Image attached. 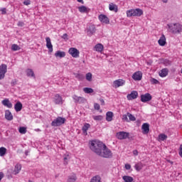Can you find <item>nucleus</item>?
<instances>
[{
  "label": "nucleus",
  "mask_w": 182,
  "mask_h": 182,
  "mask_svg": "<svg viewBox=\"0 0 182 182\" xmlns=\"http://www.w3.org/2000/svg\"><path fill=\"white\" fill-rule=\"evenodd\" d=\"M90 144V150L95 153V154H97V156L100 152L103 150V147L105 146V144H103V142L97 140L92 141Z\"/></svg>",
  "instance_id": "nucleus-1"
},
{
  "label": "nucleus",
  "mask_w": 182,
  "mask_h": 182,
  "mask_svg": "<svg viewBox=\"0 0 182 182\" xmlns=\"http://www.w3.org/2000/svg\"><path fill=\"white\" fill-rule=\"evenodd\" d=\"M169 32L177 35L178 33H181L182 32V25L180 23H170L168 24Z\"/></svg>",
  "instance_id": "nucleus-2"
},
{
  "label": "nucleus",
  "mask_w": 182,
  "mask_h": 182,
  "mask_svg": "<svg viewBox=\"0 0 182 182\" xmlns=\"http://www.w3.org/2000/svg\"><path fill=\"white\" fill-rule=\"evenodd\" d=\"M98 156L104 159H112L113 157V153H112V151L105 144L102 151L98 154Z\"/></svg>",
  "instance_id": "nucleus-3"
},
{
  "label": "nucleus",
  "mask_w": 182,
  "mask_h": 182,
  "mask_svg": "<svg viewBox=\"0 0 182 182\" xmlns=\"http://www.w3.org/2000/svg\"><path fill=\"white\" fill-rule=\"evenodd\" d=\"M143 15V10L140 9H130L127 11V18H132V16H141Z\"/></svg>",
  "instance_id": "nucleus-4"
},
{
  "label": "nucleus",
  "mask_w": 182,
  "mask_h": 182,
  "mask_svg": "<svg viewBox=\"0 0 182 182\" xmlns=\"http://www.w3.org/2000/svg\"><path fill=\"white\" fill-rule=\"evenodd\" d=\"M66 122V119L58 117L56 119H53V121L51 122V126L53 127H59V126H62V124H65V122Z\"/></svg>",
  "instance_id": "nucleus-5"
},
{
  "label": "nucleus",
  "mask_w": 182,
  "mask_h": 182,
  "mask_svg": "<svg viewBox=\"0 0 182 182\" xmlns=\"http://www.w3.org/2000/svg\"><path fill=\"white\" fill-rule=\"evenodd\" d=\"M129 136H130V134L125 132H119L116 134V137L119 140H126V139H128Z\"/></svg>",
  "instance_id": "nucleus-6"
},
{
  "label": "nucleus",
  "mask_w": 182,
  "mask_h": 182,
  "mask_svg": "<svg viewBox=\"0 0 182 182\" xmlns=\"http://www.w3.org/2000/svg\"><path fill=\"white\" fill-rule=\"evenodd\" d=\"M98 19L102 23H105V25H109V23H110V19H109V17L105 14H100L98 16Z\"/></svg>",
  "instance_id": "nucleus-7"
},
{
  "label": "nucleus",
  "mask_w": 182,
  "mask_h": 182,
  "mask_svg": "<svg viewBox=\"0 0 182 182\" xmlns=\"http://www.w3.org/2000/svg\"><path fill=\"white\" fill-rule=\"evenodd\" d=\"M68 53L71 55L73 58H79L80 52L76 48H70L68 50Z\"/></svg>",
  "instance_id": "nucleus-8"
},
{
  "label": "nucleus",
  "mask_w": 182,
  "mask_h": 182,
  "mask_svg": "<svg viewBox=\"0 0 182 182\" xmlns=\"http://www.w3.org/2000/svg\"><path fill=\"white\" fill-rule=\"evenodd\" d=\"M7 72V66L5 64L0 65V80H2L5 77V73Z\"/></svg>",
  "instance_id": "nucleus-9"
},
{
  "label": "nucleus",
  "mask_w": 182,
  "mask_h": 182,
  "mask_svg": "<svg viewBox=\"0 0 182 182\" xmlns=\"http://www.w3.org/2000/svg\"><path fill=\"white\" fill-rule=\"evenodd\" d=\"M151 99H153V97H151V95H150V93H146L141 95V102H142V103L150 102Z\"/></svg>",
  "instance_id": "nucleus-10"
},
{
  "label": "nucleus",
  "mask_w": 182,
  "mask_h": 182,
  "mask_svg": "<svg viewBox=\"0 0 182 182\" xmlns=\"http://www.w3.org/2000/svg\"><path fill=\"white\" fill-rule=\"evenodd\" d=\"M139 97V92L137 91H132L130 94H128L127 98L128 100H134V99H137Z\"/></svg>",
  "instance_id": "nucleus-11"
},
{
  "label": "nucleus",
  "mask_w": 182,
  "mask_h": 182,
  "mask_svg": "<svg viewBox=\"0 0 182 182\" xmlns=\"http://www.w3.org/2000/svg\"><path fill=\"white\" fill-rule=\"evenodd\" d=\"M87 33L88 36H92V35L96 33V26L94 24H91L87 30Z\"/></svg>",
  "instance_id": "nucleus-12"
},
{
  "label": "nucleus",
  "mask_w": 182,
  "mask_h": 182,
  "mask_svg": "<svg viewBox=\"0 0 182 182\" xmlns=\"http://www.w3.org/2000/svg\"><path fill=\"white\" fill-rule=\"evenodd\" d=\"M46 47L48 49V52L52 53L53 52V46L52 45V42L50 41V38L47 37L46 38Z\"/></svg>",
  "instance_id": "nucleus-13"
},
{
  "label": "nucleus",
  "mask_w": 182,
  "mask_h": 182,
  "mask_svg": "<svg viewBox=\"0 0 182 182\" xmlns=\"http://www.w3.org/2000/svg\"><path fill=\"white\" fill-rule=\"evenodd\" d=\"M126 82L124 80L119 79L114 81L113 85L115 88L120 87V86H123Z\"/></svg>",
  "instance_id": "nucleus-14"
},
{
  "label": "nucleus",
  "mask_w": 182,
  "mask_h": 182,
  "mask_svg": "<svg viewBox=\"0 0 182 182\" xmlns=\"http://www.w3.org/2000/svg\"><path fill=\"white\" fill-rule=\"evenodd\" d=\"M53 102L55 105H62L63 103L62 97L59 94L55 95Z\"/></svg>",
  "instance_id": "nucleus-15"
},
{
  "label": "nucleus",
  "mask_w": 182,
  "mask_h": 182,
  "mask_svg": "<svg viewBox=\"0 0 182 182\" xmlns=\"http://www.w3.org/2000/svg\"><path fill=\"white\" fill-rule=\"evenodd\" d=\"M141 77H143V74L140 71H137L132 75L134 80H141Z\"/></svg>",
  "instance_id": "nucleus-16"
},
{
  "label": "nucleus",
  "mask_w": 182,
  "mask_h": 182,
  "mask_svg": "<svg viewBox=\"0 0 182 182\" xmlns=\"http://www.w3.org/2000/svg\"><path fill=\"white\" fill-rule=\"evenodd\" d=\"M73 99L75 102V103H85L86 100L82 97H77V95H74L73 97Z\"/></svg>",
  "instance_id": "nucleus-17"
},
{
  "label": "nucleus",
  "mask_w": 182,
  "mask_h": 182,
  "mask_svg": "<svg viewBox=\"0 0 182 182\" xmlns=\"http://www.w3.org/2000/svg\"><path fill=\"white\" fill-rule=\"evenodd\" d=\"M141 127L143 134H148L149 132H150V124L144 123Z\"/></svg>",
  "instance_id": "nucleus-18"
},
{
  "label": "nucleus",
  "mask_w": 182,
  "mask_h": 182,
  "mask_svg": "<svg viewBox=\"0 0 182 182\" xmlns=\"http://www.w3.org/2000/svg\"><path fill=\"white\" fill-rule=\"evenodd\" d=\"M5 119L9 121L14 120V115L9 109L5 111Z\"/></svg>",
  "instance_id": "nucleus-19"
},
{
  "label": "nucleus",
  "mask_w": 182,
  "mask_h": 182,
  "mask_svg": "<svg viewBox=\"0 0 182 182\" xmlns=\"http://www.w3.org/2000/svg\"><path fill=\"white\" fill-rule=\"evenodd\" d=\"M78 11L81 14H88V12L90 11V9L89 8L86 7V6H80L78 7Z\"/></svg>",
  "instance_id": "nucleus-20"
},
{
  "label": "nucleus",
  "mask_w": 182,
  "mask_h": 182,
  "mask_svg": "<svg viewBox=\"0 0 182 182\" xmlns=\"http://www.w3.org/2000/svg\"><path fill=\"white\" fill-rule=\"evenodd\" d=\"M1 103L4 106H6L9 109H12V102H11L9 99L2 100Z\"/></svg>",
  "instance_id": "nucleus-21"
},
{
  "label": "nucleus",
  "mask_w": 182,
  "mask_h": 182,
  "mask_svg": "<svg viewBox=\"0 0 182 182\" xmlns=\"http://www.w3.org/2000/svg\"><path fill=\"white\" fill-rule=\"evenodd\" d=\"M77 180V176H76V173H72L68 176L67 182H76Z\"/></svg>",
  "instance_id": "nucleus-22"
},
{
  "label": "nucleus",
  "mask_w": 182,
  "mask_h": 182,
  "mask_svg": "<svg viewBox=\"0 0 182 182\" xmlns=\"http://www.w3.org/2000/svg\"><path fill=\"white\" fill-rule=\"evenodd\" d=\"M158 43L160 46H164L166 45V36H164V34L161 36Z\"/></svg>",
  "instance_id": "nucleus-23"
},
{
  "label": "nucleus",
  "mask_w": 182,
  "mask_h": 182,
  "mask_svg": "<svg viewBox=\"0 0 182 182\" xmlns=\"http://www.w3.org/2000/svg\"><path fill=\"white\" fill-rule=\"evenodd\" d=\"M103 44L102 43H98L95 46V50H96V52H100V53H102V52H103Z\"/></svg>",
  "instance_id": "nucleus-24"
},
{
  "label": "nucleus",
  "mask_w": 182,
  "mask_h": 182,
  "mask_svg": "<svg viewBox=\"0 0 182 182\" xmlns=\"http://www.w3.org/2000/svg\"><path fill=\"white\" fill-rule=\"evenodd\" d=\"M55 58H65L66 56V53H65V51L58 50L55 53Z\"/></svg>",
  "instance_id": "nucleus-25"
},
{
  "label": "nucleus",
  "mask_w": 182,
  "mask_h": 182,
  "mask_svg": "<svg viewBox=\"0 0 182 182\" xmlns=\"http://www.w3.org/2000/svg\"><path fill=\"white\" fill-rule=\"evenodd\" d=\"M168 75V70L167 68H164L159 72V76L161 77H166Z\"/></svg>",
  "instance_id": "nucleus-26"
},
{
  "label": "nucleus",
  "mask_w": 182,
  "mask_h": 182,
  "mask_svg": "<svg viewBox=\"0 0 182 182\" xmlns=\"http://www.w3.org/2000/svg\"><path fill=\"white\" fill-rule=\"evenodd\" d=\"M22 103L21 102H17L15 105H14V109L16 110V112H21V110H22Z\"/></svg>",
  "instance_id": "nucleus-27"
},
{
  "label": "nucleus",
  "mask_w": 182,
  "mask_h": 182,
  "mask_svg": "<svg viewBox=\"0 0 182 182\" xmlns=\"http://www.w3.org/2000/svg\"><path fill=\"white\" fill-rule=\"evenodd\" d=\"M113 116H114V114H113L112 112H110V111L107 112L106 113V120H107V122H112V120H113Z\"/></svg>",
  "instance_id": "nucleus-28"
},
{
  "label": "nucleus",
  "mask_w": 182,
  "mask_h": 182,
  "mask_svg": "<svg viewBox=\"0 0 182 182\" xmlns=\"http://www.w3.org/2000/svg\"><path fill=\"white\" fill-rule=\"evenodd\" d=\"M109 11H112L114 12H117L119 11L117 6L113 3L109 4Z\"/></svg>",
  "instance_id": "nucleus-29"
},
{
  "label": "nucleus",
  "mask_w": 182,
  "mask_h": 182,
  "mask_svg": "<svg viewBox=\"0 0 182 182\" xmlns=\"http://www.w3.org/2000/svg\"><path fill=\"white\" fill-rule=\"evenodd\" d=\"M26 75L28 77H35V73H33V70L31 68H28L26 70Z\"/></svg>",
  "instance_id": "nucleus-30"
},
{
  "label": "nucleus",
  "mask_w": 182,
  "mask_h": 182,
  "mask_svg": "<svg viewBox=\"0 0 182 182\" xmlns=\"http://www.w3.org/2000/svg\"><path fill=\"white\" fill-rule=\"evenodd\" d=\"M89 129H90V124L85 123L82 128V132L87 134V130H89Z\"/></svg>",
  "instance_id": "nucleus-31"
},
{
  "label": "nucleus",
  "mask_w": 182,
  "mask_h": 182,
  "mask_svg": "<svg viewBox=\"0 0 182 182\" xmlns=\"http://www.w3.org/2000/svg\"><path fill=\"white\" fill-rule=\"evenodd\" d=\"M143 163L141 162H138L134 165V168L136 171H140L143 168Z\"/></svg>",
  "instance_id": "nucleus-32"
},
{
  "label": "nucleus",
  "mask_w": 182,
  "mask_h": 182,
  "mask_svg": "<svg viewBox=\"0 0 182 182\" xmlns=\"http://www.w3.org/2000/svg\"><path fill=\"white\" fill-rule=\"evenodd\" d=\"M90 182H102V178L99 175L93 176Z\"/></svg>",
  "instance_id": "nucleus-33"
},
{
  "label": "nucleus",
  "mask_w": 182,
  "mask_h": 182,
  "mask_svg": "<svg viewBox=\"0 0 182 182\" xmlns=\"http://www.w3.org/2000/svg\"><path fill=\"white\" fill-rule=\"evenodd\" d=\"M122 180H124V182H133L134 179L130 176H124Z\"/></svg>",
  "instance_id": "nucleus-34"
},
{
  "label": "nucleus",
  "mask_w": 182,
  "mask_h": 182,
  "mask_svg": "<svg viewBox=\"0 0 182 182\" xmlns=\"http://www.w3.org/2000/svg\"><path fill=\"white\" fill-rule=\"evenodd\" d=\"M21 168H22V166H21V164H16L14 168L15 174H18L19 171H21Z\"/></svg>",
  "instance_id": "nucleus-35"
},
{
  "label": "nucleus",
  "mask_w": 182,
  "mask_h": 182,
  "mask_svg": "<svg viewBox=\"0 0 182 182\" xmlns=\"http://www.w3.org/2000/svg\"><path fill=\"white\" fill-rule=\"evenodd\" d=\"M92 119L96 122H102V120H103V117L102 115H94L92 116Z\"/></svg>",
  "instance_id": "nucleus-36"
},
{
  "label": "nucleus",
  "mask_w": 182,
  "mask_h": 182,
  "mask_svg": "<svg viewBox=\"0 0 182 182\" xmlns=\"http://www.w3.org/2000/svg\"><path fill=\"white\" fill-rule=\"evenodd\" d=\"M127 116L131 122H136V117L134 115L132 114L130 112H127Z\"/></svg>",
  "instance_id": "nucleus-37"
},
{
  "label": "nucleus",
  "mask_w": 182,
  "mask_h": 182,
  "mask_svg": "<svg viewBox=\"0 0 182 182\" xmlns=\"http://www.w3.org/2000/svg\"><path fill=\"white\" fill-rule=\"evenodd\" d=\"M4 154H6V148L1 147L0 148V156H1V157L4 156Z\"/></svg>",
  "instance_id": "nucleus-38"
},
{
  "label": "nucleus",
  "mask_w": 182,
  "mask_h": 182,
  "mask_svg": "<svg viewBox=\"0 0 182 182\" xmlns=\"http://www.w3.org/2000/svg\"><path fill=\"white\" fill-rule=\"evenodd\" d=\"M83 92H85V93H93V90L90 87H85L83 88Z\"/></svg>",
  "instance_id": "nucleus-39"
},
{
  "label": "nucleus",
  "mask_w": 182,
  "mask_h": 182,
  "mask_svg": "<svg viewBox=\"0 0 182 182\" xmlns=\"http://www.w3.org/2000/svg\"><path fill=\"white\" fill-rule=\"evenodd\" d=\"M18 132L19 133H21V134H25L27 132L26 127H20L18 129Z\"/></svg>",
  "instance_id": "nucleus-40"
},
{
  "label": "nucleus",
  "mask_w": 182,
  "mask_h": 182,
  "mask_svg": "<svg viewBox=\"0 0 182 182\" xmlns=\"http://www.w3.org/2000/svg\"><path fill=\"white\" fill-rule=\"evenodd\" d=\"M159 138L160 140H161V141H164V140H167V135L161 134H159Z\"/></svg>",
  "instance_id": "nucleus-41"
},
{
  "label": "nucleus",
  "mask_w": 182,
  "mask_h": 182,
  "mask_svg": "<svg viewBox=\"0 0 182 182\" xmlns=\"http://www.w3.org/2000/svg\"><path fill=\"white\" fill-rule=\"evenodd\" d=\"M19 49H21V48H19L18 45L13 44L11 46V50L16 51V50H19Z\"/></svg>",
  "instance_id": "nucleus-42"
},
{
  "label": "nucleus",
  "mask_w": 182,
  "mask_h": 182,
  "mask_svg": "<svg viewBox=\"0 0 182 182\" xmlns=\"http://www.w3.org/2000/svg\"><path fill=\"white\" fill-rule=\"evenodd\" d=\"M150 82L151 85H159V83H160V82L155 78H151Z\"/></svg>",
  "instance_id": "nucleus-43"
},
{
  "label": "nucleus",
  "mask_w": 182,
  "mask_h": 182,
  "mask_svg": "<svg viewBox=\"0 0 182 182\" xmlns=\"http://www.w3.org/2000/svg\"><path fill=\"white\" fill-rule=\"evenodd\" d=\"M86 79L88 80V82H92V73H87Z\"/></svg>",
  "instance_id": "nucleus-44"
},
{
  "label": "nucleus",
  "mask_w": 182,
  "mask_h": 182,
  "mask_svg": "<svg viewBox=\"0 0 182 182\" xmlns=\"http://www.w3.org/2000/svg\"><path fill=\"white\" fill-rule=\"evenodd\" d=\"M69 159V155L66 156L64 157L63 160H64V166H68V160Z\"/></svg>",
  "instance_id": "nucleus-45"
},
{
  "label": "nucleus",
  "mask_w": 182,
  "mask_h": 182,
  "mask_svg": "<svg viewBox=\"0 0 182 182\" xmlns=\"http://www.w3.org/2000/svg\"><path fill=\"white\" fill-rule=\"evenodd\" d=\"M129 116L127 115V114H124L122 116V120H124L125 122H129Z\"/></svg>",
  "instance_id": "nucleus-46"
},
{
  "label": "nucleus",
  "mask_w": 182,
  "mask_h": 182,
  "mask_svg": "<svg viewBox=\"0 0 182 182\" xmlns=\"http://www.w3.org/2000/svg\"><path fill=\"white\" fill-rule=\"evenodd\" d=\"M94 108L95 109V110H100V105L97 103H95Z\"/></svg>",
  "instance_id": "nucleus-47"
},
{
  "label": "nucleus",
  "mask_w": 182,
  "mask_h": 182,
  "mask_svg": "<svg viewBox=\"0 0 182 182\" xmlns=\"http://www.w3.org/2000/svg\"><path fill=\"white\" fill-rule=\"evenodd\" d=\"M75 77L77 79H79L80 80H82V79H83V75H82L80 74H76Z\"/></svg>",
  "instance_id": "nucleus-48"
},
{
  "label": "nucleus",
  "mask_w": 182,
  "mask_h": 182,
  "mask_svg": "<svg viewBox=\"0 0 182 182\" xmlns=\"http://www.w3.org/2000/svg\"><path fill=\"white\" fill-rule=\"evenodd\" d=\"M178 154H179L180 157H182V144H181L179 146Z\"/></svg>",
  "instance_id": "nucleus-49"
},
{
  "label": "nucleus",
  "mask_w": 182,
  "mask_h": 182,
  "mask_svg": "<svg viewBox=\"0 0 182 182\" xmlns=\"http://www.w3.org/2000/svg\"><path fill=\"white\" fill-rule=\"evenodd\" d=\"M23 5H26V6L31 5V0H25L23 1Z\"/></svg>",
  "instance_id": "nucleus-50"
},
{
  "label": "nucleus",
  "mask_w": 182,
  "mask_h": 182,
  "mask_svg": "<svg viewBox=\"0 0 182 182\" xmlns=\"http://www.w3.org/2000/svg\"><path fill=\"white\" fill-rule=\"evenodd\" d=\"M125 168H126V170H130V168H132V165H130L129 164H126Z\"/></svg>",
  "instance_id": "nucleus-51"
},
{
  "label": "nucleus",
  "mask_w": 182,
  "mask_h": 182,
  "mask_svg": "<svg viewBox=\"0 0 182 182\" xmlns=\"http://www.w3.org/2000/svg\"><path fill=\"white\" fill-rule=\"evenodd\" d=\"M1 12L2 15H5L6 14V8L1 9Z\"/></svg>",
  "instance_id": "nucleus-52"
},
{
  "label": "nucleus",
  "mask_w": 182,
  "mask_h": 182,
  "mask_svg": "<svg viewBox=\"0 0 182 182\" xmlns=\"http://www.w3.org/2000/svg\"><path fill=\"white\" fill-rule=\"evenodd\" d=\"M17 25L18 26H24L25 23H23V21H18Z\"/></svg>",
  "instance_id": "nucleus-53"
},
{
  "label": "nucleus",
  "mask_w": 182,
  "mask_h": 182,
  "mask_svg": "<svg viewBox=\"0 0 182 182\" xmlns=\"http://www.w3.org/2000/svg\"><path fill=\"white\" fill-rule=\"evenodd\" d=\"M11 86H15L16 85V80H13L11 83Z\"/></svg>",
  "instance_id": "nucleus-54"
},
{
  "label": "nucleus",
  "mask_w": 182,
  "mask_h": 182,
  "mask_svg": "<svg viewBox=\"0 0 182 182\" xmlns=\"http://www.w3.org/2000/svg\"><path fill=\"white\" fill-rule=\"evenodd\" d=\"M63 39H68V34L67 33H64L62 36Z\"/></svg>",
  "instance_id": "nucleus-55"
},
{
  "label": "nucleus",
  "mask_w": 182,
  "mask_h": 182,
  "mask_svg": "<svg viewBox=\"0 0 182 182\" xmlns=\"http://www.w3.org/2000/svg\"><path fill=\"white\" fill-rule=\"evenodd\" d=\"M100 102H101V105H102V106H105V100H104V99H100Z\"/></svg>",
  "instance_id": "nucleus-56"
},
{
  "label": "nucleus",
  "mask_w": 182,
  "mask_h": 182,
  "mask_svg": "<svg viewBox=\"0 0 182 182\" xmlns=\"http://www.w3.org/2000/svg\"><path fill=\"white\" fill-rule=\"evenodd\" d=\"M133 154L134 156H137L139 154V151H137V150H134V151H133Z\"/></svg>",
  "instance_id": "nucleus-57"
},
{
  "label": "nucleus",
  "mask_w": 182,
  "mask_h": 182,
  "mask_svg": "<svg viewBox=\"0 0 182 182\" xmlns=\"http://www.w3.org/2000/svg\"><path fill=\"white\" fill-rule=\"evenodd\" d=\"M4 178V173L2 172H0V181Z\"/></svg>",
  "instance_id": "nucleus-58"
},
{
  "label": "nucleus",
  "mask_w": 182,
  "mask_h": 182,
  "mask_svg": "<svg viewBox=\"0 0 182 182\" xmlns=\"http://www.w3.org/2000/svg\"><path fill=\"white\" fill-rule=\"evenodd\" d=\"M77 2H80V4H85L83 0H77Z\"/></svg>",
  "instance_id": "nucleus-59"
},
{
  "label": "nucleus",
  "mask_w": 182,
  "mask_h": 182,
  "mask_svg": "<svg viewBox=\"0 0 182 182\" xmlns=\"http://www.w3.org/2000/svg\"><path fill=\"white\" fill-rule=\"evenodd\" d=\"M26 155L28 156V152L26 151Z\"/></svg>",
  "instance_id": "nucleus-60"
},
{
  "label": "nucleus",
  "mask_w": 182,
  "mask_h": 182,
  "mask_svg": "<svg viewBox=\"0 0 182 182\" xmlns=\"http://www.w3.org/2000/svg\"><path fill=\"white\" fill-rule=\"evenodd\" d=\"M28 182H33V181H31V180H28Z\"/></svg>",
  "instance_id": "nucleus-61"
}]
</instances>
